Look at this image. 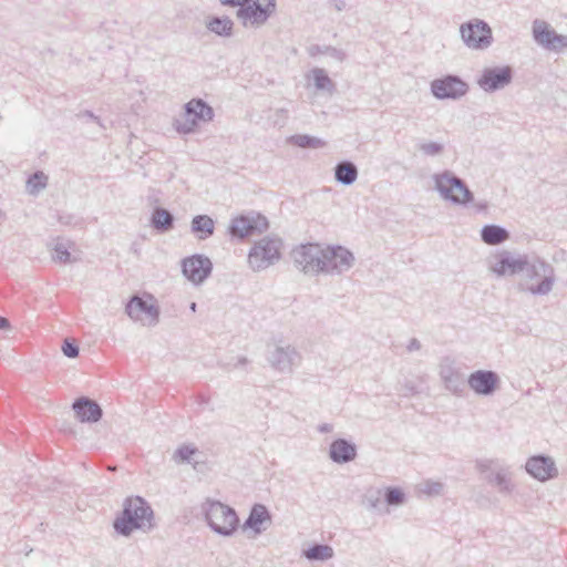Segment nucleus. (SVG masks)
Listing matches in <instances>:
<instances>
[{"label": "nucleus", "instance_id": "1", "mask_svg": "<svg viewBox=\"0 0 567 567\" xmlns=\"http://www.w3.org/2000/svg\"><path fill=\"white\" fill-rule=\"evenodd\" d=\"M156 526L154 511L142 496H127L123 508L113 520L115 533L123 537L131 536L135 530H152Z\"/></svg>", "mask_w": 567, "mask_h": 567}, {"label": "nucleus", "instance_id": "2", "mask_svg": "<svg viewBox=\"0 0 567 567\" xmlns=\"http://www.w3.org/2000/svg\"><path fill=\"white\" fill-rule=\"evenodd\" d=\"M202 512L209 528L219 536L230 537L240 526L235 508L220 501L207 498L202 504Z\"/></svg>", "mask_w": 567, "mask_h": 567}, {"label": "nucleus", "instance_id": "3", "mask_svg": "<svg viewBox=\"0 0 567 567\" xmlns=\"http://www.w3.org/2000/svg\"><path fill=\"white\" fill-rule=\"evenodd\" d=\"M523 275L527 280L536 281L535 284L527 286L519 284L522 290H525L533 296L548 295L556 281L554 267L539 257L528 258V266L524 269Z\"/></svg>", "mask_w": 567, "mask_h": 567}, {"label": "nucleus", "instance_id": "4", "mask_svg": "<svg viewBox=\"0 0 567 567\" xmlns=\"http://www.w3.org/2000/svg\"><path fill=\"white\" fill-rule=\"evenodd\" d=\"M435 189L440 196L454 205L468 206L474 202V194L466 183L451 171L433 175Z\"/></svg>", "mask_w": 567, "mask_h": 567}, {"label": "nucleus", "instance_id": "5", "mask_svg": "<svg viewBox=\"0 0 567 567\" xmlns=\"http://www.w3.org/2000/svg\"><path fill=\"white\" fill-rule=\"evenodd\" d=\"M214 109L203 99L194 97L184 104L182 118L174 121V128L178 134L189 135L197 131L202 123L214 120Z\"/></svg>", "mask_w": 567, "mask_h": 567}, {"label": "nucleus", "instance_id": "6", "mask_svg": "<svg viewBox=\"0 0 567 567\" xmlns=\"http://www.w3.org/2000/svg\"><path fill=\"white\" fill-rule=\"evenodd\" d=\"M269 229V220L261 213L250 210L231 218L227 233L231 238L245 239Z\"/></svg>", "mask_w": 567, "mask_h": 567}, {"label": "nucleus", "instance_id": "7", "mask_svg": "<svg viewBox=\"0 0 567 567\" xmlns=\"http://www.w3.org/2000/svg\"><path fill=\"white\" fill-rule=\"evenodd\" d=\"M282 241L279 238L265 236L257 240L248 252V264L255 271L268 268L281 258L280 248Z\"/></svg>", "mask_w": 567, "mask_h": 567}, {"label": "nucleus", "instance_id": "8", "mask_svg": "<svg viewBox=\"0 0 567 567\" xmlns=\"http://www.w3.org/2000/svg\"><path fill=\"white\" fill-rule=\"evenodd\" d=\"M354 261L353 252L347 247L341 245H327L323 247L319 270L324 275H342L353 267Z\"/></svg>", "mask_w": 567, "mask_h": 567}, {"label": "nucleus", "instance_id": "9", "mask_svg": "<svg viewBox=\"0 0 567 567\" xmlns=\"http://www.w3.org/2000/svg\"><path fill=\"white\" fill-rule=\"evenodd\" d=\"M276 0H251L240 3L237 10V18L244 27H260L275 13Z\"/></svg>", "mask_w": 567, "mask_h": 567}, {"label": "nucleus", "instance_id": "10", "mask_svg": "<svg viewBox=\"0 0 567 567\" xmlns=\"http://www.w3.org/2000/svg\"><path fill=\"white\" fill-rule=\"evenodd\" d=\"M323 247L318 243H307L295 247L291 257L298 269L306 275H319Z\"/></svg>", "mask_w": 567, "mask_h": 567}, {"label": "nucleus", "instance_id": "11", "mask_svg": "<svg viewBox=\"0 0 567 567\" xmlns=\"http://www.w3.org/2000/svg\"><path fill=\"white\" fill-rule=\"evenodd\" d=\"M470 90L467 82L456 74H446L431 82V93L437 100H458Z\"/></svg>", "mask_w": 567, "mask_h": 567}, {"label": "nucleus", "instance_id": "12", "mask_svg": "<svg viewBox=\"0 0 567 567\" xmlns=\"http://www.w3.org/2000/svg\"><path fill=\"white\" fill-rule=\"evenodd\" d=\"M460 32L462 40L471 49H486L493 41L492 29L484 20L466 22L461 25Z\"/></svg>", "mask_w": 567, "mask_h": 567}, {"label": "nucleus", "instance_id": "13", "mask_svg": "<svg viewBox=\"0 0 567 567\" xmlns=\"http://www.w3.org/2000/svg\"><path fill=\"white\" fill-rule=\"evenodd\" d=\"M181 266L185 278L195 286L206 281L210 277L214 267L212 260L202 254H194L183 258Z\"/></svg>", "mask_w": 567, "mask_h": 567}, {"label": "nucleus", "instance_id": "14", "mask_svg": "<svg viewBox=\"0 0 567 567\" xmlns=\"http://www.w3.org/2000/svg\"><path fill=\"white\" fill-rule=\"evenodd\" d=\"M126 315L134 321L140 320L142 315L150 318V324H156L159 320V307L153 295H133L125 306Z\"/></svg>", "mask_w": 567, "mask_h": 567}, {"label": "nucleus", "instance_id": "15", "mask_svg": "<svg viewBox=\"0 0 567 567\" xmlns=\"http://www.w3.org/2000/svg\"><path fill=\"white\" fill-rule=\"evenodd\" d=\"M514 70L511 65L485 68L477 79L478 86L487 92L499 91L512 83Z\"/></svg>", "mask_w": 567, "mask_h": 567}, {"label": "nucleus", "instance_id": "16", "mask_svg": "<svg viewBox=\"0 0 567 567\" xmlns=\"http://www.w3.org/2000/svg\"><path fill=\"white\" fill-rule=\"evenodd\" d=\"M527 255H514L508 250H502L496 255V261L491 270L498 277L516 276L524 272L528 266Z\"/></svg>", "mask_w": 567, "mask_h": 567}, {"label": "nucleus", "instance_id": "17", "mask_svg": "<svg viewBox=\"0 0 567 567\" xmlns=\"http://www.w3.org/2000/svg\"><path fill=\"white\" fill-rule=\"evenodd\" d=\"M440 377L445 385V389L455 395H463L467 379L464 373L455 365V362L450 357H444L440 363Z\"/></svg>", "mask_w": 567, "mask_h": 567}, {"label": "nucleus", "instance_id": "18", "mask_svg": "<svg viewBox=\"0 0 567 567\" xmlns=\"http://www.w3.org/2000/svg\"><path fill=\"white\" fill-rule=\"evenodd\" d=\"M467 385L477 395L491 396L501 386V378L493 370H476L467 378Z\"/></svg>", "mask_w": 567, "mask_h": 567}, {"label": "nucleus", "instance_id": "19", "mask_svg": "<svg viewBox=\"0 0 567 567\" xmlns=\"http://www.w3.org/2000/svg\"><path fill=\"white\" fill-rule=\"evenodd\" d=\"M272 523V515L268 507L261 503H255L249 511L248 517L241 525L244 532H248L249 538L261 535Z\"/></svg>", "mask_w": 567, "mask_h": 567}, {"label": "nucleus", "instance_id": "20", "mask_svg": "<svg viewBox=\"0 0 567 567\" xmlns=\"http://www.w3.org/2000/svg\"><path fill=\"white\" fill-rule=\"evenodd\" d=\"M526 472L534 478L546 482L558 476L555 461L545 454L530 456L525 464Z\"/></svg>", "mask_w": 567, "mask_h": 567}, {"label": "nucleus", "instance_id": "21", "mask_svg": "<svg viewBox=\"0 0 567 567\" xmlns=\"http://www.w3.org/2000/svg\"><path fill=\"white\" fill-rule=\"evenodd\" d=\"M268 361L277 371L290 373L292 368L299 363L300 355L291 346L276 347V349L270 353Z\"/></svg>", "mask_w": 567, "mask_h": 567}, {"label": "nucleus", "instance_id": "22", "mask_svg": "<svg viewBox=\"0 0 567 567\" xmlns=\"http://www.w3.org/2000/svg\"><path fill=\"white\" fill-rule=\"evenodd\" d=\"M72 409L81 423H96L103 416L101 405L89 396H81L74 400Z\"/></svg>", "mask_w": 567, "mask_h": 567}, {"label": "nucleus", "instance_id": "23", "mask_svg": "<svg viewBox=\"0 0 567 567\" xmlns=\"http://www.w3.org/2000/svg\"><path fill=\"white\" fill-rule=\"evenodd\" d=\"M357 455V445L347 439L339 437L330 443L329 457L333 463L347 464L355 460Z\"/></svg>", "mask_w": 567, "mask_h": 567}, {"label": "nucleus", "instance_id": "24", "mask_svg": "<svg viewBox=\"0 0 567 567\" xmlns=\"http://www.w3.org/2000/svg\"><path fill=\"white\" fill-rule=\"evenodd\" d=\"M150 226L158 234L168 233L175 227V216L168 209L156 206L152 212Z\"/></svg>", "mask_w": 567, "mask_h": 567}, {"label": "nucleus", "instance_id": "25", "mask_svg": "<svg viewBox=\"0 0 567 567\" xmlns=\"http://www.w3.org/2000/svg\"><path fill=\"white\" fill-rule=\"evenodd\" d=\"M215 220L206 214H199L190 220V233L198 240H206L215 233Z\"/></svg>", "mask_w": 567, "mask_h": 567}, {"label": "nucleus", "instance_id": "26", "mask_svg": "<svg viewBox=\"0 0 567 567\" xmlns=\"http://www.w3.org/2000/svg\"><path fill=\"white\" fill-rule=\"evenodd\" d=\"M481 240L489 246H497L509 239V231L499 225L487 224L484 225L480 231Z\"/></svg>", "mask_w": 567, "mask_h": 567}, {"label": "nucleus", "instance_id": "27", "mask_svg": "<svg viewBox=\"0 0 567 567\" xmlns=\"http://www.w3.org/2000/svg\"><path fill=\"white\" fill-rule=\"evenodd\" d=\"M358 174L357 165L349 159H342L334 166V179L343 186L352 185L357 181Z\"/></svg>", "mask_w": 567, "mask_h": 567}, {"label": "nucleus", "instance_id": "28", "mask_svg": "<svg viewBox=\"0 0 567 567\" xmlns=\"http://www.w3.org/2000/svg\"><path fill=\"white\" fill-rule=\"evenodd\" d=\"M555 34L556 31L551 29L547 22L540 20H535L533 22L534 40L545 49H549V47L553 45V38Z\"/></svg>", "mask_w": 567, "mask_h": 567}, {"label": "nucleus", "instance_id": "29", "mask_svg": "<svg viewBox=\"0 0 567 567\" xmlns=\"http://www.w3.org/2000/svg\"><path fill=\"white\" fill-rule=\"evenodd\" d=\"M206 28L216 35L228 38L233 34L234 22L229 17H210Z\"/></svg>", "mask_w": 567, "mask_h": 567}, {"label": "nucleus", "instance_id": "30", "mask_svg": "<svg viewBox=\"0 0 567 567\" xmlns=\"http://www.w3.org/2000/svg\"><path fill=\"white\" fill-rule=\"evenodd\" d=\"M311 79L316 90L333 94L337 90L336 83L330 79L327 71L321 68L311 70Z\"/></svg>", "mask_w": 567, "mask_h": 567}, {"label": "nucleus", "instance_id": "31", "mask_svg": "<svg viewBox=\"0 0 567 567\" xmlns=\"http://www.w3.org/2000/svg\"><path fill=\"white\" fill-rule=\"evenodd\" d=\"M303 555L310 561H326L332 558L334 553L331 546L316 543L303 550Z\"/></svg>", "mask_w": 567, "mask_h": 567}, {"label": "nucleus", "instance_id": "32", "mask_svg": "<svg viewBox=\"0 0 567 567\" xmlns=\"http://www.w3.org/2000/svg\"><path fill=\"white\" fill-rule=\"evenodd\" d=\"M288 144L300 147V148H321L326 146V141L308 135V134H295L287 138Z\"/></svg>", "mask_w": 567, "mask_h": 567}, {"label": "nucleus", "instance_id": "33", "mask_svg": "<svg viewBox=\"0 0 567 567\" xmlns=\"http://www.w3.org/2000/svg\"><path fill=\"white\" fill-rule=\"evenodd\" d=\"M485 480L488 484L495 485L499 493L509 494L515 487L504 470L485 475Z\"/></svg>", "mask_w": 567, "mask_h": 567}, {"label": "nucleus", "instance_id": "34", "mask_svg": "<svg viewBox=\"0 0 567 567\" xmlns=\"http://www.w3.org/2000/svg\"><path fill=\"white\" fill-rule=\"evenodd\" d=\"M308 53L310 56H316L318 54H327L340 62H343L347 59V53L343 50L331 45L312 44L308 48Z\"/></svg>", "mask_w": 567, "mask_h": 567}, {"label": "nucleus", "instance_id": "35", "mask_svg": "<svg viewBox=\"0 0 567 567\" xmlns=\"http://www.w3.org/2000/svg\"><path fill=\"white\" fill-rule=\"evenodd\" d=\"M198 453H199V450L195 445L183 444L175 450V452L173 454V460L176 463L193 464L195 466L197 464V462H194L193 457Z\"/></svg>", "mask_w": 567, "mask_h": 567}, {"label": "nucleus", "instance_id": "36", "mask_svg": "<svg viewBox=\"0 0 567 567\" xmlns=\"http://www.w3.org/2000/svg\"><path fill=\"white\" fill-rule=\"evenodd\" d=\"M48 176L42 171H37L29 175L27 179V188L30 194H38L41 189H44L48 185Z\"/></svg>", "mask_w": 567, "mask_h": 567}, {"label": "nucleus", "instance_id": "37", "mask_svg": "<svg viewBox=\"0 0 567 567\" xmlns=\"http://www.w3.org/2000/svg\"><path fill=\"white\" fill-rule=\"evenodd\" d=\"M383 498L386 505L398 506L405 502L406 495L401 487L389 486L384 489Z\"/></svg>", "mask_w": 567, "mask_h": 567}, {"label": "nucleus", "instance_id": "38", "mask_svg": "<svg viewBox=\"0 0 567 567\" xmlns=\"http://www.w3.org/2000/svg\"><path fill=\"white\" fill-rule=\"evenodd\" d=\"M52 258L54 261H58L60 264H71L75 259L72 258L71 252L69 251V246L64 244L63 241L55 243L53 247V254Z\"/></svg>", "mask_w": 567, "mask_h": 567}, {"label": "nucleus", "instance_id": "39", "mask_svg": "<svg viewBox=\"0 0 567 567\" xmlns=\"http://www.w3.org/2000/svg\"><path fill=\"white\" fill-rule=\"evenodd\" d=\"M419 150L425 156H439L443 153L444 145L439 142H424L419 145Z\"/></svg>", "mask_w": 567, "mask_h": 567}, {"label": "nucleus", "instance_id": "40", "mask_svg": "<svg viewBox=\"0 0 567 567\" xmlns=\"http://www.w3.org/2000/svg\"><path fill=\"white\" fill-rule=\"evenodd\" d=\"M62 353L69 359H75L79 357L80 348L75 341L64 340L61 347Z\"/></svg>", "mask_w": 567, "mask_h": 567}, {"label": "nucleus", "instance_id": "41", "mask_svg": "<svg viewBox=\"0 0 567 567\" xmlns=\"http://www.w3.org/2000/svg\"><path fill=\"white\" fill-rule=\"evenodd\" d=\"M444 485L441 482L426 481L424 483L423 492L427 495H440L443 492Z\"/></svg>", "mask_w": 567, "mask_h": 567}, {"label": "nucleus", "instance_id": "42", "mask_svg": "<svg viewBox=\"0 0 567 567\" xmlns=\"http://www.w3.org/2000/svg\"><path fill=\"white\" fill-rule=\"evenodd\" d=\"M564 48H567V37L563 35V34H558L556 32V34L553 38V45H550L548 50L558 52V51L563 50Z\"/></svg>", "mask_w": 567, "mask_h": 567}, {"label": "nucleus", "instance_id": "43", "mask_svg": "<svg viewBox=\"0 0 567 567\" xmlns=\"http://www.w3.org/2000/svg\"><path fill=\"white\" fill-rule=\"evenodd\" d=\"M494 464V460H477L476 461V468L481 474H489L492 465Z\"/></svg>", "mask_w": 567, "mask_h": 567}, {"label": "nucleus", "instance_id": "44", "mask_svg": "<svg viewBox=\"0 0 567 567\" xmlns=\"http://www.w3.org/2000/svg\"><path fill=\"white\" fill-rule=\"evenodd\" d=\"M81 117H86L89 120L95 121L100 126L103 127V124L101 122V118L96 116L92 111L85 110L80 114Z\"/></svg>", "mask_w": 567, "mask_h": 567}, {"label": "nucleus", "instance_id": "45", "mask_svg": "<svg viewBox=\"0 0 567 567\" xmlns=\"http://www.w3.org/2000/svg\"><path fill=\"white\" fill-rule=\"evenodd\" d=\"M420 349H421V342L416 338H412L406 346V350L409 352L416 351Z\"/></svg>", "mask_w": 567, "mask_h": 567}, {"label": "nucleus", "instance_id": "46", "mask_svg": "<svg viewBox=\"0 0 567 567\" xmlns=\"http://www.w3.org/2000/svg\"><path fill=\"white\" fill-rule=\"evenodd\" d=\"M276 114H277L278 116H280V117H281V123H280L279 121H276V122H275V125L282 126V125L285 124V122H286L287 117H288V115H287V114H288V111H287V110H285V109H278V110L276 111Z\"/></svg>", "mask_w": 567, "mask_h": 567}, {"label": "nucleus", "instance_id": "47", "mask_svg": "<svg viewBox=\"0 0 567 567\" xmlns=\"http://www.w3.org/2000/svg\"><path fill=\"white\" fill-rule=\"evenodd\" d=\"M330 3L333 6V8L337 11H342L346 9V1L344 0H330Z\"/></svg>", "mask_w": 567, "mask_h": 567}, {"label": "nucleus", "instance_id": "48", "mask_svg": "<svg viewBox=\"0 0 567 567\" xmlns=\"http://www.w3.org/2000/svg\"><path fill=\"white\" fill-rule=\"evenodd\" d=\"M10 328V321L7 318L0 316V330H9Z\"/></svg>", "mask_w": 567, "mask_h": 567}, {"label": "nucleus", "instance_id": "49", "mask_svg": "<svg viewBox=\"0 0 567 567\" xmlns=\"http://www.w3.org/2000/svg\"><path fill=\"white\" fill-rule=\"evenodd\" d=\"M208 402H209L208 396H206L205 394H202V393L197 394V396H196V403H197L198 405H205V404H207Z\"/></svg>", "mask_w": 567, "mask_h": 567}, {"label": "nucleus", "instance_id": "50", "mask_svg": "<svg viewBox=\"0 0 567 567\" xmlns=\"http://www.w3.org/2000/svg\"><path fill=\"white\" fill-rule=\"evenodd\" d=\"M320 433H329L332 431V425L329 423H322L318 426Z\"/></svg>", "mask_w": 567, "mask_h": 567}, {"label": "nucleus", "instance_id": "51", "mask_svg": "<svg viewBox=\"0 0 567 567\" xmlns=\"http://www.w3.org/2000/svg\"><path fill=\"white\" fill-rule=\"evenodd\" d=\"M477 212H485L488 208L487 202H480L475 204Z\"/></svg>", "mask_w": 567, "mask_h": 567}, {"label": "nucleus", "instance_id": "52", "mask_svg": "<svg viewBox=\"0 0 567 567\" xmlns=\"http://www.w3.org/2000/svg\"><path fill=\"white\" fill-rule=\"evenodd\" d=\"M406 389L410 392V394H412V395L420 393L414 384H408Z\"/></svg>", "mask_w": 567, "mask_h": 567}, {"label": "nucleus", "instance_id": "53", "mask_svg": "<svg viewBox=\"0 0 567 567\" xmlns=\"http://www.w3.org/2000/svg\"><path fill=\"white\" fill-rule=\"evenodd\" d=\"M247 362H248L247 358L241 357V358H239V360H238V365H245V364H247Z\"/></svg>", "mask_w": 567, "mask_h": 567}, {"label": "nucleus", "instance_id": "54", "mask_svg": "<svg viewBox=\"0 0 567 567\" xmlns=\"http://www.w3.org/2000/svg\"><path fill=\"white\" fill-rule=\"evenodd\" d=\"M378 502H379V499H378V498H375L374 501H371V502H370V507H375V506H377V504H378Z\"/></svg>", "mask_w": 567, "mask_h": 567}, {"label": "nucleus", "instance_id": "55", "mask_svg": "<svg viewBox=\"0 0 567 567\" xmlns=\"http://www.w3.org/2000/svg\"><path fill=\"white\" fill-rule=\"evenodd\" d=\"M196 307H197L196 302H192L189 306L192 311H196Z\"/></svg>", "mask_w": 567, "mask_h": 567}, {"label": "nucleus", "instance_id": "56", "mask_svg": "<svg viewBox=\"0 0 567 567\" xmlns=\"http://www.w3.org/2000/svg\"><path fill=\"white\" fill-rule=\"evenodd\" d=\"M60 221H61V223H64V220H63V218H62V217L60 218ZM68 223H69V221H65V224H68Z\"/></svg>", "mask_w": 567, "mask_h": 567}]
</instances>
